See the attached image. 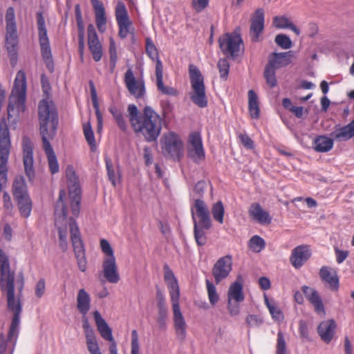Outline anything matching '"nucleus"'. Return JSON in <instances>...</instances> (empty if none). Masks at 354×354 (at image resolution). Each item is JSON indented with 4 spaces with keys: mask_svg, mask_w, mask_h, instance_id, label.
I'll return each mask as SVG.
<instances>
[{
    "mask_svg": "<svg viewBox=\"0 0 354 354\" xmlns=\"http://www.w3.org/2000/svg\"><path fill=\"white\" fill-rule=\"evenodd\" d=\"M15 273L10 270L8 258L3 250L0 248V285L1 288L7 291L8 309L13 313L11 325L8 333V340L12 342L17 339L20 323V314L22 311L21 297L24 279L22 275L18 276V294L15 295L14 286Z\"/></svg>",
    "mask_w": 354,
    "mask_h": 354,
    "instance_id": "obj_1",
    "label": "nucleus"
},
{
    "mask_svg": "<svg viewBox=\"0 0 354 354\" xmlns=\"http://www.w3.org/2000/svg\"><path fill=\"white\" fill-rule=\"evenodd\" d=\"M65 195L64 191H60L59 199L56 203L55 215V225L59 232V245L63 251H66L68 246L67 243V223H68L71 232V239L73 246V250L75 254L77 263L80 271L85 272L87 268V261L85 256L84 245L80 238L79 229L76 222L72 218L68 221L66 216V207L64 204L62 198Z\"/></svg>",
    "mask_w": 354,
    "mask_h": 354,
    "instance_id": "obj_2",
    "label": "nucleus"
},
{
    "mask_svg": "<svg viewBox=\"0 0 354 354\" xmlns=\"http://www.w3.org/2000/svg\"><path fill=\"white\" fill-rule=\"evenodd\" d=\"M128 118L136 133H141L148 142H153L158 138L161 129V118L151 107L145 106L140 113L135 104L127 108Z\"/></svg>",
    "mask_w": 354,
    "mask_h": 354,
    "instance_id": "obj_3",
    "label": "nucleus"
},
{
    "mask_svg": "<svg viewBox=\"0 0 354 354\" xmlns=\"http://www.w3.org/2000/svg\"><path fill=\"white\" fill-rule=\"evenodd\" d=\"M38 115L44 149H49L52 147L50 140L55 136L59 118L54 102L48 97L39 102Z\"/></svg>",
    "mask_w": 354,
    "mask_h": 354,
    "instance_id": "obj_4",
    "label": "nucleus"
},
{
    "mask_svg": "<svg viewBox=\"0 0 354 354\" xmlns=\"http://www.w3.org/2000/svg\"><path fill=\"white\" fill-rule=\"evenodd\" d=\"M26 93V78L22 71L17 72L14 86L9 97L8 106V119L12 124L16 125L21 112L26 109L25 101Z\"/></svg>",
    "mask_w": 354,
    "mask_h": 354,
    "instance_id": "obj_5",
    "label": "nucleus"
},
{
    "mask_svg": "<svg viewBox=\"0 0 354 354\" xmlns=\"http://www.w3.org/2000/svg\"><path fill=\"white\" fill-rule=\"evenodd\" d=\"M189 73L192 88L190 98L196 105L201 108H204L207 105V98L205 93L203 77L198 68L193 64L189 66Z\"/></svg>",
    "mask_w": 354,
    "mask_h": 354,
    "instance_id": "obj_6",
    "label": "nucleus"
},
{
    "mask_svg": "<svg viewBox=\"0 0 354 354\" xmlns=\"http://www.w3.org/2000/svg\"><path fill=\"white\" fill-rule=\"evenodd\" d=\"M66 176L68 182V194L71 198V211L74 216H77L80 210L81 188L79 179L76 176L73 166H67L66 169Z\"/></svg>",
    "mask_w": 354,
    "mask_h": 354,
    "instance_id": "obj_7",
    "label": "nucleus"
},
{
    "mask_svg": "<svg viewBox=\"0 0 354 354\" xmlns=\"http://www.w3.org/2000/svg\"><path fill=\"white\" fill-rule=\"evenodd\" d=\"M218 41L222 52L232 57H236L243 46L241 37L235 33H226L219 38Z\"/></svg>",
    "mask_w": 354,
    "mask_h": 354,
    "instance_id": "obj_8",
    "label": "nucleus"
},
{
    "mask_svg": "<svg viewBox=\"0 0 354 354\" xmlns=\"http://www.w3.org/2000/svg\"><path fill=\"white\" fill-rule=\"evenodd\" d=\"M162 149L165 154L178 160L180 159L183 143L177 134L173 132L165 134L162 140Z\"/></svg>",
    "mask_w": 354,
    "mask_h": 354,
    "instance_id": "obj_9",
    "label": "nucleus"
},
{
    "mask_svg": "<svg viewBox=\"0 0 354 354\" xmlns=\"http://www.w3.org/2000/svg\"><path fill=\"white\" fill-rule=\"evenodd\" d=\"M115 15L119 28L118 35L120 37L124 39L129 32V28L132 25V22L129 19L126 6L122 1H118L115 10Z\"/></svg>",
    "mask_w": 354,
    "mask_h": 354,
    "instance_id": "obj_10",
    "label": "nucleus"
},
{
    "mask_svg": "<svg viewBox=\"0 0 354 354\" xmlns=\"http://www.w3.org/2000/svg\"><path fill=\"white\" fill-rule=\"evenodd\" d=\"M187 155L197 164L205 159V151L202 140L198 133H193L189 136L187 146Z\"/></svg>",
    "mask_w": 354,
    "mask_h": 354,
    "instance_id": "obj_11",
    "label": "nucleus"
},
{
    "mask_svg": "<svg viewBox=\"0 0 354 354\" xmlns=\"http://www.w3.org/2000/svg\"><path fill=\"white\" fill-rule=\"evenodd\" d=\"M23 146V162L26 175L29 181L32 182L35 179V170L33 167L34 159L32 152V145L27 137H24L22 140Z\"/></svg>",
    "mask_w": 354,
    "mask_h": 354,
    "instance_id": "obj_12",
    "label": "nucleus"
},
{
    "mask_svg": "<svg viewBox=\"0 0 354 354\" xmlns=\"http://www.w3.org/2000/svg\"><path fill=\"white\" fill-rule=\"evenodd\" d=\"M232 269V259L230 255H226L220 258L212 268V275L215 282L218 284L223 279H225Z\"/></svg>",
    "mask_w": 354,
    "mask_h": 354,
    "instance_id": "obj_13",
    "label": "nucleus"
},
{
    "mask_svg": "<svg viewBox=\"0 0 354 354\" xmlns=\"http://www.w3.org/2000/svg\"><path fill=\"white\" fill-rule=\"evenodd\" d=\"M171 303L176 333L178 339L183 341L185 339L187 334V324L180 309L179 299L171 300Z\"/></svg>",
    "mask_w": 354,
    "mask_h": 354,
    "instance_id": "obj_14",
    "label": "nucleus"
},
{
    "mask_svg": "<svg viewBox=\"0 0 354 354\" xmlns=\"http://www.w3.org/2000/svg\"><path fill=\"white\" fill-rule=\"evenodd\" d=\"M124 83L129 93L136 98H141L145 93L143 81L136 80L131 69L124 74Z\"/></svg>",
    "mask_w": 354,
    "mask_h": 354,
    "instance_id": "obj_15",
    "label": "nucleus"
},
{
    "mask_svg": "<svg viewBox=\"0 0 354 354\" xmlns=\"http://www.w3.org/2000/svg\"><path fill=\"white\" fill-rule=\"evenodd\" d=\"M195 218L197 224L206 230H209L212 226V221L209 216L208 209L204 201L200 199H196L194 202Z\"/></svg>",
    "mask_w": 354,
    "mask_h": 354,
    "instance_id": "obj_16",
    "label": "nucleus"
},
{
    "mask_svg": "<svg viewBox=\"0 0 354 354\" xmlns=\"http://www.w3.org/2000/svg\"><path fill=\"white\" fill-rule=\"evenodd\" d=\"M87 32L89 50L92 53L93 59L95 62H99L102 56V50L95 27L93 24L88 26Z\"/></svg>",
    "mask_w": 354,
    "mask_h": 354,
    "instance_id": "obj_17",
    "label": "nucleus"
},
{
    "mask_svg": "<svg viewBox=\"0 0 354 354\" xmlns=\"http://www.w3.org/2000/svg\"><path fill=\"white\" fill-rule=\"evenodd\" d=\"M103 276L106 281L111 283H117L120 281L115 257L106 258L102 263Z\"/></svg>",
    "mask_w": 354,
    "mask_h": 354,
    "instance_id": "obj_18",
    "label": "nucleus"
},
{
    "mask_svg": "<svg viewBox=\"0 0 354 354\" xmlns=\"http://www.w3.org/2000/svg\"><path fill=\"white\" fill-rule=\"evenodd\" d=\"M293 56L292 51L272 53L268 57V64L266 66L274 70L285 67L291 63Z\"/></svg>",
    "mask_w": 354,
    "mask_h": 354,
    "instance_id": "obj_19",
    "label": "nucleus"
},
{
    "mask_svg": "<svg viewBox=\"0 0 354 354\" xmlns=\"http://www.w3.org/2000/svg\"><path fill=\"white\" fill-rule=\"evenodd\" d=\"M248 214L252 220L261 225H269L272 222V217L269 212L263 209L259 203H252L249 207Z\"/></svg>",
    "mask_w": 354,
    "mask_h": 354,
    "instance_id": "obj_20",
    "label": "nucleus"
},
{
    "mask_svg": "<svg viewBox=\"0 0 354 354\" xmlns=\"http://www.w3.org/2000/svg\"><path fill=\"white\" fill-rule=\"evenodd\" d=\"M310 252L307 245H299L292 251L290 261L295 268H301L310 258Z\"/></svg>",
    "mask_w": 354,
    "mask_h": 354,
    "instance_id": "obj_21",
    "label": "nucleus"
},
{
    "mask_svg": "<svg viewBox=\"0 0 354 354\" xmlns=\"http://www.w3.org/2000/svg\"><path fill=\"white\" fill-rule=\"evenodd\" d=\"M91 2L95 12L96 26L100 32H104L107 28L104 6L99 0H91Z\"/></svg>",
    "mask_w": 354,
    "mask_h": 354,
    "instance_id": "obj_22",
    "label": "nucleus"
},
{
    "mask_svg": "<svg viewBox=\"0 0 354 354\" xmlns=\"http://www.w3.org/2000/svg\"><path fill=\"white\" fill-rule=\"evenodd\" d=\"M301 290L306 299L313 306L315 311L317 313H324V304L317 291L307 286H303Z\"/></svg>",
    "mask_w": 354,
    "mask_h": 354,
    "instance_id": "obj_23",
    "label": "nucleus"
},
{
    "mask_svg": "<svg viewBox=\"0 0 354 354\" xmlns=\"http://www.w3.org/2000/svg\"><path fill=\"white\" fill-rule=\"evenodd\" d=\"M164 279L169 290L171 301L179 299V286L178 284V281L174 274V272L171 271V270L169 268L167 265H165L164 266Z\"/></svg>",
    "mask_w": 354,
    "mask_h": 354,
    "instance_id": "obj_24",
    "label": "nucleus"
},
{
    "mask_svg": "<svg viewBox=\"0 0 354 354\" xmlns=\"http://www.w3.org/2000/svg\"><path fill=\"white\" fill-rule=\"evenodd\" d=\"M330 136L334 140L339 142L350 140L354 137V120L344 127L336 126Z\"/></svg>",
    "mask_w": 354,
    "mask_h": 354,
    "instance_id": "obj_25",
    "label": "nucleus"
},
{
    "mask_svg": "<svg viewBox=\"0 0 354 354\" xmlns=\"http://www.w3.org/2000/svg\"><path fill=\"white\" fill-rule=\"evenodd\" d=\"M93 317L97 330L102 337L105 340L110 342L111 344L115 342L112 335L111 328L97 310L93 312Z\"/></svg>",
    "mask_w": 354,
    "mask_h": 354,
    "instance_id": "obj_26",
    "label": "nucleus"
},
{
    "mask_svg": "<svg viewBox=\"0 0 354 354\" xmlns=\"http://www.w3.org/2000/svg\"><path fill=\"white\" fill-rule=\"evenodd\" d=\"M264 25V12L262 8L257 9L252 18L250 32L252 39L254 41L258 40L259 34L262 32Z\"/></svg>",
    "mask_w": 354,
    "mask_h": 354,
    "instance_id": "obj_27",
    "label": "nucleus"
},
{
    "mask_svg": "<svg viewBox=\"0 0 354 354\" xmlns=\"http://www.w3.org/2000/svg\"><path fill=\"white\" fill-rule=\"evenodd\" d=\"M156 85L158 89L163 94L176 96L178 91L171 86H166L163 84V66L160 60H158L156 65Z\"/></svg>",
    "mask_w": 354,
    "mask_h": 354,
    "instance_id": "obj_28",
    "label": "nucleus"
},
{
    "mask_svg": "<svg viewBox=\"0 0 354 354\" xmlns=\"http://www.w3.org/2000/svg\"><path fill=\"white\" fill-rule=\"evenodd\" d=\"M335 328L336 324L333 320L324 321L318 326L317 333L321 339L328 344L334 336Z\"/></svg>",
    "mask_w": 354,
    "mask_h": 354,
    "instance_id": "obj_29",
    "label": "nucleus"
},
{
    "mask_svg": "<svg viewBox=\"0 0 354 354\" xmlns=\"http://www.w3.org/2000/svg\"><path fill=\"white\" fill-rule=\"evenodd\" d=\"M321 279L328 283L331 290L336 291L339 288V279L335 270L323 266L319 270Z\"/></svg>",
    "mask_w": 354,
    "mask_h": 354,
    "instance_id": "obj_30",
    "label": "nucleus"
},
{
    "mask_svg": "<svg viewBox=\"0 0 354 354\" xmlns=\"http://www.w3.org/2000/svg\"><path fill=\"white\" fill-rule=\"evenodd\" d=\"M18 36L17 28L13 30L6 29V47L9 55L15 57L17 53Z\"/></svg>",
    "mask_w": 354,
    "mask_h": 354,
    "instance_id": "obj_31",
    "label": "nucleus"
},
{
    "mask_svg": "<svg viewBox=\"0 0 354 354\" xmlns=\"http://www.w3.org/2000/svg\"><path fill=\"white\" fill-rule=\"evenodd\" d=\"M334 139L326 136H317L313 142V149L317 152L325 153L330 151L333 147Z\"/></svg>",
    "mask_w": 354,
    "mask_h": 354,
    "instance_id": "obj_32",
    "label": "nucleus"
},
{
    "mask_svg": "<svg viewBox=\"0 0 354 354\" xmlns=\"http://www.w3.org/2000/svg\"><path fill=\"white\" fill-rule=\"evenodd\" d=\"M91 307V298L84 289H80L77 296V308L82 315H86Z\"/></svg>",
    "mask_w": 354,
    "mask_h": 354,
    "instance_id": "obj_33",
    "label": "nucleus"
},
{
    "mask_svg": "<svg viewBox=\"0 0 354 354\" xmlns=\"http://www.w3.org/2000/svg\"><path fill=\"white\" fill-rule=\"evenodd\" d=\"M39 45L42 57L47 67L51 69L53 67V57L48 36L39 37Z\"/></svg>",
    "mask_w": 354,
    "mask_h": 354,
    "instance_id": "obj_34",
    "label": "nucleus"
},
{
    "mask_svg": "<svg viewBox=\"0 0 354 354\" xmlns=\"http://www.w3.org/2000/svg\"><path fill=\"white\" fill-rule=\"evenodd\" d=\"M239 279L231 284L227 292L228 300H234L237 303L244 300L242 282Z\"/></svg>",
    "mask_w": 354,
    "mask_h": 354,
    "instance_id": "obj_35",
    "label": "nucleus"
},
{
    "mask_svg": "<svg viewBox=\"0 0 354 354\" xmlns=\"http://www.w3.org/2000/svg\"><path fill=\"white\" fill-rule=\"evenodd\" d=\"M273 25L279 29L288 28L295 35H299L300 30L295 24L285 16H277L273 19Z\"/></svg>",
    "mask_w": 354,
    "mask_h": 354,
    "instance_id": "obj_36",
    "label": "nucleus"
},
{
    "mask_svg": "<svg viewBox=\"0 0 354 354\" xmlns=\"http://www.w3.org/2000/svg\"><path fill=\"white\" fill-rule=\"evenodd\" d=\"M13 196L16 200L29 196L27 187L23 177L16 178L13 183Z\"/></svg>",
    "mask_w": 354,
    "mask_h": 354,
    "instance_id": "obj_37",
    "label": "nucleus"
},
{
    "mask_svg": "<svg viewBox=\"0 0 354 354\" xmlns=\"http://www.w3.org/2000/svg\"><path fill=\"white\" fill-rule=\"evenodd\" d=\"M156 297L158 300L157 306L158 308V322L160 326L163 327L165 325V319L167 315V308L165 304L164 295L160 290H157Z\"/></svg>",
    "mask_w": 354,
    "mask_h": 354,
    "instance_id": "obj_38",
    "label": "nucleus"
},
{
    "mask_svg": "<svg viewBox=\"0 0 354 354\" xmlns=\"http://www.w3.org/2000/svg\"><path fill=\"white\" fill-rule=\"evenodd\" d=\"M192 216L194 223V233L196 242L198 245L203 246L205 245L207 241L206 233L205 232V230H207L205 229V227H202L201 225L197 224V221L195 218V214L193 209H192Z\"/></svg>",
    "mask_w": 354,
    "mask_h": 354,
    "instance_id": "obj_39",
    "label": "nucleus"
},
{
    "mask_svg": "<svg viewBox=\"0 0 354 354\" xmlns=\"http://www.w3.org/2000/svg\"><path fill=\"white\" fill-rule=\"evenodd\" d=\"M248 109L252 118L257 119L259 117L258 97L253 90L248 91Z\"/></svg>",
    "mask_w": 354,
    "mask_h": 354,
    "instance_id": "obj_40",
    "label": "nucleus"
},
{
    "mask_svg": "<svg viewBox=\"0 0 354 354\" xmlns=\"http://www.w3.org/2000/svg\"><path fill=\"white\" fill-rule=\"evenodd\" d=\"M17 201L21 215L24 218L29 217L32 210V201L30 196L19 198Z\"/></svg>",
    "mask_w": 354,
    "mask_h": 354,
    "instance_id": "obj_41",
    "label": "nucleus"
},
{
    "mask_svg": "<svg viewBox=\"0 0 354 354\" xmlns=\"http://www.w3.org/2000/svg\"><path fill=\"white\" fill-rule=\"evenodd\" d=\"M109 111L116 121V123L120 129L122 131H126L127 129V124L123 113L114 106L110 107Z\"/></svg>",
    "mask_w": 354,
    "mask_h": 354,
    "instance_id": "obj_42",
    "label": "nucleus"
},
{
    "mask_svg": "<svg viewBox=\"0 0 354 354\" xmlns=\"http://www.w3.org/2000/svg\"><path fill=\"white\" fill-rule=\"evenodd\" d=\"M48 157V162L51 174H55L59 171V165L56 156L52 147L44 149Z\"/></svg>",
    "mask_w": 354,
    "mask_h": 354,
    "instance_id": "obj_43",
    "label": "nucleus"
},
{
    "mask_svg": "<svg viewBox=\"0 0 354 354\" xmlns=\"http://www.w3.org/2000/svg\"><path fill=\"white\" fill-rule=\"evenodd\" d=\"M225 208L221 201H218L213 204L212 207V214L215 221L220 224L223 223V216Z\"/></svg>",
    "mask_w": 354,
    "mask_h": 354,
    "instance_id": "obj_44",
    "label": "nucleus"
},
{
    "mask_svg": "<svg viewBox=\"0 0 354 354\" xmlns=\"http://www.w3.org/2000/svg\"><path fill=\"white\" fill-rule=\"evenodd\" d=\"M265 304L267 306L272 319L274 320H281L283 319V313L279 307L274 302L270 301L268 298L266 296Z\"/></svg>",
    "mask_w": 354,
    "mask_h": 354,
    "instance_id": "obj_45",
    "label": "nucleus"
},
{
    "mask_svg": "<svg viewBox=\"0 0 354 354\" xmlns=\"http://www.w3.org/2000/svg\"><path fill=\"white\" fill-rule=\"evenodd\" d=\"M89 84H90V86H91V95L92 104L95 109L97 120L100 122L101 120H102L103 118H102V115L100 111L96 90H95V86H94V84L93 83V82L91 81L89 82Z\"/></svg>",
    "mask_w": 354,
    "mask_h": 354,
    "instance_id": "obj_46",
    "label": "nucleus"
},
{
    "mask_svg": "<svg viewBox=\"0 0 354 354\" xmlns=\"http://www.w3.org/2000/svg\"><path fill=\"white\" fill-rule=\"evenodd\" d=\"M83 131L86 140L87 141L91 148L93 149L94 147H95L96 145L93 131L92 129L90 122L84 123Z\"/></svg>",
    "mask_w": 354,
    "mask_h": 354,
    "instance_id": "obj_47",
    "label": "nucleus"
},
{
    "mask_svg": "<svg viewBox=\"0 0 354 354\" xmlns=\"http://www.w3.org/2000/svg\"><path fill=\"white\" fill-rule=\"evenodd\" d=\"M86 344L90 354H102L95 335L86 337Z\"/></svg>",
    "mask_w": 354,
    "mask_h": 354,
    "instance_id": "obj_48",
    "label": "nucleus"
},
{
    "mask_svg": "<svg viewBox=\"0 0 354 354\" xmlns=\"http://www.w3.org/2000/svg\"><path fill=\"white\" fill-rule=\"evenodd\" d=\"M265 246V241L257 235L252 236L249 241V247L254 252H261Z\"/></svg>",
    "mask_w": 354,
    "mask_h": 354,
    "instance_id": "obj_49",
    "label": "nucleus"
},
{
    "mask_svg": "<svg viewBox=\"0 0 354 354\" xmlns=\"http://www.w3.org/2000/svg\"><path fill=\"white\" fill-rule=\"evenodd\" d=\"M109 55H110V70L111 72L113 73L117 63L118 56H117V49L114 40L111 38L110 39V46H109Z\"/></svg>",
    "mask_w": 354,
    "mask_h": 354,
    "instance_id": "obj_50",
    "label": "nucleus"
},
{
    "mask_svg": "<svg viewBox=\"0 0 354 354\" xmlns=\"http://www.w3.org/2000/svg\"><path fill=\"white\" fill-rule=\"evenodd\" d=\"M274 42L283 49H289L292 46V42L288 36L284 34L276 35Z\"/></svg>",
    "mask_w": 354,
    "mask_h": 354,
    "instance_id": "obj_51",
    "label": "nucleus"
},
{
    "mask_svg": "<svg viewBox=\"0 0 354 354\" xmlns=\"http://www.w3.org/2000/svg\"><path fill=\"white\" fill-rule=\"evenodd\" d=\"M217 66L221 78L226 80L227 79L230 70V64L228 60L225 58L220 59L218 62Z\"/></svg>",
    "mask_w": 354,
    "mask_h": 354,
    "instance_id": "obj_52",
    "label": "nucleus"
},
{
    "mask_svg": "<svg viewBox=\"0 0 354 354\" xmlns=\"http://www.w3.org/2000/svg\"><path fill=\"white\" fill-rule=\"evenodd\" d=\"M146 53L152 60H156V62L158 60H160L158 59V50L149 38L146 39Z\"/></svg>",
    "mask_w": 354,
    "mask_h": 354,
    "instance_id": "obj_53",
    "label": "nucleus"
},
{
    "mask_svg": "<svg viewBox=\"0 0 354 354\" xmlns=\"http://www.w3.org/2000/svg\"><path fill=\"white\" fill-rule=\"evenodd\" d=\"M208 298L211 304L214 305L218 301V295L216 292V287L209 280H206Z\"/></svg>",
    "mask_w": 354,
    "mask_h": 354,
    "instance_id": "obj_54",
    "label": "nucleus"
},
{
    "mask_svg": "<svg viewBox=\"0 0 354 354\" xmlns=\"http://www.w3.org/2000/svg\"><path fill=\"white\" fill-rule=\"evenodd\" d=\"M245 322L248 327L257 328L263 324V319L260 315H248L245 318Z\"/></svg>",
    "mask_w": 354,
    "mask_h": 354,
    "instance_id": "obj_55",
    "label": "nucleus"
},
{
    "mask_svg": "<svg viewBox=\"0 0 354 354\" xmlns=\"http://www.w3.org/2000/svg\"><path fill=\"white\" fill-rule=\"evenodd\" d=\"M276 354H287L286 342L283 334L281 331H279L277 333Z\"/></svg>",
    "mask_w": 354,
    "mask_h": 354,
    "instance_id": "obj_56",
    "label": "nucleus"
},
{
    "mask_svg": "<svg viewBox=\"0 0 354 354\" xmlns=\"http://www.w3.org/2000/svg\"><path fill=\"white\" fill-rule=\"evenodd\" d=\"M274 69L266 66L264 71V77L266 80L268 84L270 87H274L277 86V80L275 77Z\"/></svg>",
    "mask_w": 354,
    "mask_h": 354,
    "instance_id": "obj_57",
    "label": "nucleus"
},
{
    "mask_svg": "<svg viewBox=\"0 0 354 354\" xmlns=\"http://www.w3.org/2000/svg\"><path fill=\"white\" fill-rule=\"evenodd\" d=\"M15 19V15L14 9L11 7L8 8L6 15V29L13 30V29L17 28Z\"/></svg>",
    "mask_w": 354,
    "mask_h": 354,
    "instance_id": "obj_58",
    "label": "nucleus"
},
{
    "mask_svg": "<svg viewBox=\"0 0 354 354\" xmlns=\"http://www.w3.org/2000/svg\"><path fill=\"white\" fill-rule=\"evenodd\" d=\"M37 24L39 31V37L48 36L47 30L45 26V19L41 12L37 13Z\"/></svg>",
    "mask_w": 354,
    "mask_h": 354,
    "instance_id": "obj_59",
    "label": "nucleus"
},
{
    "mask_svg": "<svg viewBox=\"0 0 354 354\" xmlns=\"http://www.w3.org/2000/svg\"><path fill=\"white\" fill-rule=\"evenodd\" d=\"M105 162L109 179L110 180L113 185L115 186L117 180V174H115L113 169L112 162L109 158H106Z\"/></svg>",
    "mask_w": 354,
    "mask_h": 354,
    "instance_id": "obj_60",
    "label": "nucleus"
},
{
    "mask_svg": "<svg viewBox=\"0 0 354 354\" xmlns=\"http://www.w3.org/2000/svg\"><path fill=\"white\" fill-rule=\"evenodd\" d=\"M138 335L136 330L131 332V354H139Z\"/></svg>",
    "mask_w": 354,
    "mask_h": 354,
    "instance_id": "obj_61",
    "label": "nucleus"
},
{
    "mask_svg": "<svg viewBox=\"0 0 354 354\" xmlns=\"http://www.w3.org/2000/svg\"><path fill=\"white\" fill-rule=\"evenodd\" d=\"M82 328L85 337L88 336L91 337V335H95V331L90 325L88 318L86 315H82Z\"/></svg>",
    "mask_w": 354,
    "mask_h": 354,
    "instance_id": "obj_62",
    "label": "nucleus"
},
{
    "mask_svg": "<svg viewBox=\"0 0 354 354\" xmlns=\"http://www.w3.org/2000/svg\"><path fill=\"white\" fill-rule=\"evenodd\" d=\"M209 1V0H192V6L197 12H200L208 6Z\"/></svg>",
    "mask_w": 354,
    "mask_h": 354,
    "instance_id": "obj_63",
    "label": "nucleus"
},
{
    "mask_svg": "<svg viewBox=\"0 0 354 354\" xmlns=\"http://www.w3.org/2000/svg\"><path fill=\"white\" fill-rule=\"evenodd\" d=\"M239 138L242 145L248 149H252L254 147V143L253 140L245 133H241L239 136Z\"/></svg>",
    "mask_w": 354,
    "mask_h": 354,
    "instance_id": "obj_64",
    "label": "nucleus"
}]
</instances>
